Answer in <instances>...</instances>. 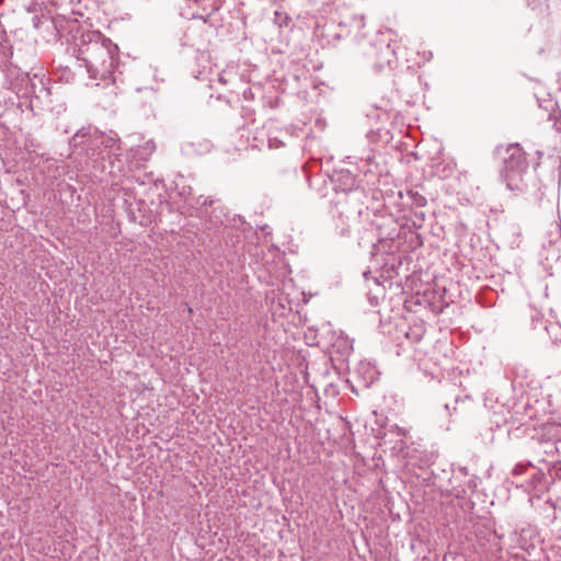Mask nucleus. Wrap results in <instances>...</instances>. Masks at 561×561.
Instances as JSON below:
<instances>
[{
  "instance_id": "nucleus-1",
  "label": "nucleus",
  "mask_w": 561,
  "mask_h": 561,
  "mask_svg": "<svg viewBox=\"0 0 561 561\" xmlns=\"http://www.w3.org/2000/svg\"><path fill=\"white\" fill-rule=\"evenodd\" d=\"M78 59L87 67L90 78L99 79L105 84L114 82L113 75L117 67V47L105 39L100 32H87L80 36Z\"/></svg>"
},
{
  "instance_id": "nucleus-2",
  "label": "nucleus",
  "mask_w": 561,
  "mask_h": 561,
  "mask_svg": "<svg viewBox=\"0 0 561 561\" xmlns=\"http://www.w3.org/2000/svg\"><path fill=\"white\" fill-rule=\"evenodd\" d=\"M496 156L502 161L500 170L501 180L513 192H522L525 188L524 174L528 169L526 154L519 144H511L506 147L499 146Z\"/></svg>"
},
{
  "instance_id": "nucleus-3",
  "label": "nucleus",
  "mask_w": 561,
  "mask_h": 561,
  "mask_svg": "<svg viewBox=\"0 0 561 561\" xmlns=\"http://www.w3.org/2000/svg\"><path fill=\"white\" fill-rule=\"evenodd\" d=\"M113 141V139L105 137L103 134H100L98 130H94L91 134L90 128H81L76 135L72 137L71 142L75 147L84 145L87 149H94V147L99 145H104L108 147V144Z\"/></svg>"
},
{
  "instance_id": "nucleus-4",
  "label": "nucleus",
  "mask_w": 561,
  "mask_h": 561,
  "mask_svg": "<svg viewBox=\"0 0 561 561\" xmlns=\"http://www.w3.org/2000/svg\"><path fill=\"white\" fill-rule=\"evenodd\" d=\"M407 194L410 197V199L414 206L424 207L426 205V198L419 192L410 190V191H408Z\"/></svg>"
},
{
  "instance_id": "nucleus-5",
  "label": "nucleus",
  "mask_w": 561,
  "mask_h": 561,
  "mask_svg": "<svg viewBox=\"0 0 561 561\" xmlns=\"http://www.w3.org/2000/svg\"><path fill=\"white\" fill-rule=\"evenodd\" d=\"M198 203L204 206V205H211L213 204V201L209 199L208 197H204V196H199L198 198Z\"/></svg>"
},
{
  "instance_id": "nucleus-6",
  "label": "nucleus",
  "mask_w": 561,
  "mask_h": 561,
  "mask_svg": "<svg viewBox=\"0 0 561 561\" xmlns=\"http://www.w3.org/2000/svg\"><path fill=\"white\" fill-rule=\"evenodd\" d=\"M369 275H370V272H369V271H367V272H365V273H364V277H365L366 279H368Z\"/></svg>"
}]
</instances>
